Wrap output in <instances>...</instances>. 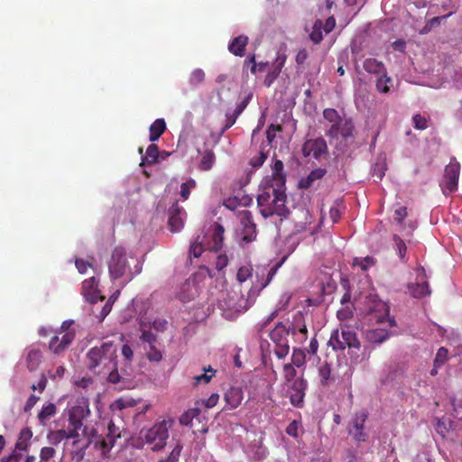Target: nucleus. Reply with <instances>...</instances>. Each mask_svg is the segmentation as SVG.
Wrapping results in <instances>:
<instances>
[{"label": "nucleus", "mask_w": 462, "mask_h": 462, "mask_svg": "<svg viewBox=\"0 0 462 462\" xmlns=\"http://www.w3.org/2000/svg\"><path fill=\"white\" fill-rule=\"evenodd\" d=\"M290 335L294 337L298 344H303L308 338L305 317L300 310L293 313L291 319H287L285 322L277 323L269 334L271 340L275 345L273 352L280 359L284 358L289 354L288 337Z\"/></svg>", "instance_id": "f257e3e1"}, {"label": "nucleus", "mask_w": 462, "mask_h": 462, "mask_svg": "<svg viewBox=\"0 0 462 462\" xmlns=\"http://www.w3.org/2000/svg\"><path fill=\"white\" fill-rule=\"evenodd\" d=\"M118 347L111 341H106L99 346L91 347L88 354V366L93 373L107 376L111 383L120 382L121 376L117 370Z\"/></svg>", "instance_id": "f03ea898"}, {"label": "nucleus", "mask_w": 462, "mask_h": 462, "mask_svg": "<svg viewBox=\"0 0 462 462\" xmlns=\"http://www.w3.org/2000/svg\"><path fill=\"white\" fill-rule=\"evenodd\" d=\"M287 196L285 187L276 186L273 183H264L259 189L257 206L260 214L264 218L274 215L287 217L290 214L286 207Z\"/></svg>", "instance_id": "7ed1b4c3"}, {"label": "nucleus", "mask_w": 462, "mask_h": 462, "mask_svg": "<svg viewBox=\"0 0 462 462\" xmlns=\"http://www.w3.org/2000/svg\"><path fill=\"white\" fill-rule=\"evenodd\" d=\"M174 420L171 417L155 422L149 429H143L140 431V438L146 444L152 445V451H159L165 448L169 439V430L173 426Z\"/></svg>", "instance_id": "20e7f679"}, {"label": "nucleus", "mask_w": 462, "mask_h": 462, "mask_svg": "<svg viewBox=\"0 0 462 462\" xmlns=\"http://www.w3.org/2000/svg\"><path fill=\"white\" fill-rule=\"evenodd\" d=\"M108 271L111 279L116 280L122 277H126L127 281L133 279V273L130 271L126 252L121 246L116 247L108 261Z\"/></svg>", "instance_id": "39448f33"}, {"label": "nucleus", "mask_w": 462, "mask_h": 462, "mask_svg": "<svg viewBox=\"0 0 462 462\" xmlns=\"http://www.w3.org/2000/svg\"><path fill=\"white\" fill-rule=\"evenodd\" d=\"M73 324L71 320L64 321L56 335L53 336L49 343V349L54 355H60L66 351L75 339V329L70 328Z\"/></svg>", "instance_id": "423d86ee"}, {"label": "nucleus", "mask_w": 462, "mask_h": 462, "mask_svg": "<svg viewBox=\"0 0 462 462\" xmlns=\"http://www.w3.org/2000/svg\"><path fill=\"white\" fill-rule=\"evenodd\" d=\"M328 345L336 351L344 350L348 348H360V341L357 338L356 333L350 329L342 328L334 330L331 333Z\"/></svg>", "instance_id": "0eeeda50"}, {"label": "nucleus", "mask_w": 462, "mask_h": 462, "mask_svg": "<svg viewBox=\"0 0 462 462\" xmlns=\"http://www.w3.org/2000/svg\"><path fill=\"white\" fill-rule=\"evenodd\" d=\"M368 418L366 411L362 410L356 411L348 426V433L352 436L356 443L366 441L368 434L365 431V423Z\"/></svg>", "instance_id": "6e6552de"}, {"label": "nucleus", "mask_w": 462, "mask_h": 462, "mask_svg": "<svg viewBox=\"0 0 462 462\" xmlns=\"http://www.w3.org/2000/svg\"><path fill=\"white\" fill-rule=\"evenodd\" d=\"M460 173V164L456 158H452L445 167L443 181L440 184L444 190L452 193L457 190Z\"/></svg>", "instance_id": "1a4fd4ad"}, {"label": "nucleus", "mask_w": 462, "mask_h": 462, "mask_svg": "<svg viewBox=\"0 0 462 462\" xmlns=\"http://www.w3.org/2000/svg\"><path fill=\"white\" fill-rule=\"evenodd\" d=\"M302 154L304 157H312L319 160L322 156L328 154V145L323 138L307 140L302 145Z\"/></svg>", "instance_id": "9d476101"}, {"label": "nucleus", "mask_w": 462, "mask_h": 462, "mask_svg": "<svg viewBox=\"0 0 462 462\" xmlns=\"http://www.w3.org/2000/svg\"><path fill=\"white\" fill-rule=\"evenodd\" d=\"M240 225L242 226V240L250 243L256 237V226L253 221L252 213L249 210H242L238 214Z\"/></svg>", "instance_id": "9b49d317"}, {"label": "nucleus", "mask_w": 462, "mask_h": 462, "mask_svg": "<svg viewBox=\"0 0 462 462\" xmlns=\"http://www.w3.org/2000/svg\"><path fill=\"white\" fill-rule=\"evenodd\" d=\"M335 117H329L330 122H334ZM338 120L331 125L328 130V134L332 137L341 135L343 138H347L353 135L354 125L351 118L337 117Z\"/></svg>", "instance_id": "f8f14e48"}, {"label": "nucleus", "mask_w": 462, "mask_h": 462, "mask_svg": "<svg viewBox=\"0 0 462 462\" xmlns=\"http://www.w3.org/2000/svg\"><path fill=\"white\" fill-rule=\"evenodd\" d=\"M289 393L291 403L294 407H301L304 402L305 391L308 386L307 381L303 377H299L290 383Z\"/></svg>", "instance_id": "ddd939ff"}, {"label": "nucleus", "mask_w": 462, "mask_h": 462, "mask_svg": "<svg viewBox=\"0 0 462 462\" xmlns=\"http://www.w3.org/2000/svg\"><path fill=\"white\" fill-rule=\"evenodd\" d=\"M120 437V428L116 426L113 420H110L107 426V433L106 438H102L101 439L97 440L95 445L101 449L103 454H106L115 445L116 439Z\"/></svg>", "instance_id": "4468645a"}, {"label": "nucleus", "mask_w": 462, "mask_h": 462, "mask_svg": "<svg viewBox=\"0 0 462 462\" xmlns=\"http://www.w3.org/2000/svg\"><path fill=\"white\" fill-rule=\"evenodd\" d=\"M426 273L423 268L417 271V281L408 285L410 293L414 298H422L430 294L428 282L425 280Z\"/></svg>", "instance_id": "2eb2a0df"}, {"label": "nucleus", "mask_w": 462, "mask_h": 462, "mask_svg": "<svg viewBox=\"0 0 462 462\" xmlns=\"http://www.w3.org/2000/svg\"><path fill=\"white\" fill-rule=\"evenodd\" d=\"M90 414L88 404L85 402L72 406L69 410V424L76 425L78 428L83 427V420Z\"/></svg>", "instance_id": "dca6fc26"}, {"label": "nucleus", "mask_w": 462, "mask_h": 462, "mask_svg": "<svg viewBox=\"0 0 462 462\" xmlns=\"http://www.w3.org/2000/svg\"><path fill=\"white\" fill-rule=\"evenodd\" d=\"M186 212L176 201L169 208L168 225L171 232L180 231L184 226Z\"/></svg>", "instance_id": "f3484780"}, {"label": "nucleus", "mask_w": 462, "mask_h": 462, "mask_svg": "<svg viewBox=\"0 0 462 462\" xmlns=\"http://www.w3.org/2000/svg\"><path fill=\"white\" fill-rule=\"evenodd\" d=\"M98 282L95 277L87 279L82 283V294L85 299L90 303H96L98 300L103 301L105 297L100 295L98 290Z\"/></svg>", "instance_id": "a211bd4d"}, {"label": "nucleus", "mask_w": 462, "mask_h": 462, "mask_svg": "<svg viewBox=\"0 0 462 462\" xmlns=\"http://www.w3.org/2000/svg\"><path fill=\"white\" fill-rule=\"evenodd\" d=\"M225 229L219 223H215L212 226L211 240L208 242V249L218 251L223 246Z\"/></svg>", "instance_id": "6ab92c4d"}, {"label": "nucleus", "mask_w": 462, "mask_h": 462, "mask_svg": "<svg viewBox=\"0 0 462 462\" xmlns=\"http://www.w3.org/2000/svg\"><path fill=\"white\" fill-rule=\"evenodd\" d=\"M286 176L283 172V162L276 159L272 167V179L265 183H273L276 186L285 187Z\"/></svg>", "instance_id": "aec40b11"}, {"label": "nucleus", "mask_w": 462, "mask_h": 462, "mask_svg": "<svg viewBox=\"0 0 462 462\" xmlns=\"http://www.w3.org/2000/svg\"><path fill=\"white\" fill-rule=\"evenodd\" d=\"M91 443V439L82 442L81 439L72 441V450L70 451V459L72 462H81L86 455V449Z\"/></svg>", "instance_id": "412c9836"}, {"label": "nucleus", "mask_w": 462, "mask_h": 462, "mask_svg": "<svg viewBox=\"0 0 462 462\" xmlns=\"http://www.w3.org/2000/svg\"><path fill=\"white\" fill-rule=\"evenodd\" d=\"M224 398L230 409H236L241 404L244 393L240 387H230L226 392Z\"/></svg>", "instance_id": "4be33fe9"}, {"label": "nucleus", "mask_w": 462, "mask_h": 462, "mask_svg": "<svg viewBox=\"0 0 462 462\" xmlns=\"http://www.w3.org/2000/svg\"><path fill=\"white\" fill-rule=\"evenodd\" d=\"M326 172V169L323 168L312 170L306 178H302L299 181V187L305 189H310V187L314 186L316 180H319L321 178H323Z\"/></svg>", "instance_id": "5701e85b"}, {"label": "nucleus", "mask_w": 462, "mask_h": 462, "mask_svg": "<svg viewBox=\"0 0 462 462\" xmlns=\"http://www.w3.org/2000/svg\"><path fill=\"white\" fill-rule=\"evenodd\" d=\"M365 337L370 343L381 344L389 338L390 333L384 328H377L367 329Z\"/></svg>", "instance_id": "b1692460"}, {"label": "nucleus", "mask_w": 462, "mask_h": 462, "mask_svg": "<svg viewBox=\"0 0 462 462\" xmlns=\"http://www.w3.org/2000/svg\"><path fill=\"white\" fill-rule=\"evenodd\" d=\"M247 43L248 37L245 35H239L231 41L228 45V50L234 55L242 57L245 55V50Z\"/></svg>", "instance_id": "393cba45"}, {"label": "nucleus", "mask_w": 462, "mask_h": 462, "mask_svg": "<svg viewBox=\"0 0 462 462\" xmlns=\"http://www.w3.org/2000/svg\"><path fill=\"white\" fill-rule=\"evenodd\" d=\"M363 68L366 72L378 76L387 72L384 64L374 58L365 59L363 63Z\"/></svg>", "instance_id": "a878e982"}, {"label": "nucleus", "mask_w": 462, "mask_h": 462, "mask_svg": "<svg viewBox=\"0 0 462 462\" xmlns=\"http://www.w3.org/2000/svg\"><path fill=\"white\" fill-rule=\"evenodd\" d=\"M236 117H226L224 122L214 124L210 127L212 137H220L227 129L236 123Z\"/></svg>", "instance_id": "bb28decb"}, {"label": "nucleus", "mask_w": 462, "mask_h": 462, "mask_svg": "<svg viewBox=\"0 0 462 462\" xmlns=\"http://www.w3.org/2000/svg\"><path fill=\"white\" fill-rule=\"evenodd\" d=\"M42 362V353L39 349L32 348L28 351L26 356L27 368L32 372L35 371Z\"/></svg>", "instance_id": "cd10ccee"}, {"label": "nucleus", "mask_w": 462, "mask_h": 462, "mask_svg": "<svg viewBox=\"0 0 462 462\" xmlns=\"http://www.w3.org/2000/svg\"><path fill=\"white\" fill-rule=\"evenodd\" d=\"M166 129L163 118H157L150 126V141H157Z\"/></svg>", "instance_id": "c85d7f7f"}, {"label": "nucleus", "mask_w": 462, "mask_h": 462, "mask_svg": "<svg viewBox=\"0 0 462 462\" xmlns=\"http://www.w3.org/2000/svg\"><path fill=\"white\" fill-rule=\"evenodd\" d=\"M159 156V148L156 144L152 143L146 149V154L142 158V166L152 165L157 162Z\"/></svg>", "instance_id": "c756f323"}, {"label": "nucleus", "mask_w": 462, "mask_h": 462, "mask_svg": "<svg viewBox=\"0 0 462 462\" xmlns=\"http://www.w3.org/2000/svg\"><path fill=\"white\" fill-rule=\"evenodd\" d=\"M375 86L378 92L386 94L393 86V79L387 75V72H385L377 79Z\"/></svg>", "instance_id": "7c9ffc66"}, {"label": "nucleus", "mask_w": 462, "mask_h": 462, "mask_svg": "<svg viewBox=\"0 0 462 462\" xmlns=\"http://www.w3.org/2000/svg\"><path fill=\"white\" fill-rule=\"evenodd\" d=\"M322 26L323 23L319 19L316 20L312 26V31L310 33V39L314 44H319L323 40Z\"/></svg>", "instance_id": "2f4dec72"}, {"label": "nucleus", "mask_w": 462, "mask_h": 462, "mask_svg": "<svg viewBox=\"0 0 462 462\" xmlns=\"http://www.w3.org/2000/svg\"><path fill=\"white\" fill-rule=\"evenodd\" d=\"M215 154L211 150L205 151L199 162V169L202 171L210 170L215 162Z\"/></svg>", "instance_id": "473e14b6"}, {"label": "nucleus", "mask_w": 462, "mask_h": 462, "mask_svg": "<svg viewBox=\"0 0 462 462\" xmlns=\"http://www.w3.org/2000/svg\"><path fill=\"white\" fill-rule=\"evenodd\" d=\"M56 406L54 403H48L43 406L38 414V419L41 423H44L46 420L51 419L56 413Z\"/></svg>", "instance_id": "72a5a7b5"}, {"label": "nucleus", "mask_w": 462, "mask_h": 462, "mask_svg": "<svg viewBox=\"0 0 462 462\" xmlns=\"http://www.w3.org/2000/svg\"><path fill=\"white\" fill-rule=\"evenodd\" d=\"M306 363V355L305 351L300 348H294L291 356V365L300 368L303 366Z\"/></svg>", "instance_id": "f704fd0d"}, {"label": "nucleus", "mask_w": 462, "mask_h": 462, "mask_svg": "<svg viewBox=\"0 0 462 462\" xmlns=\"http://www.w3.org/2000/svg\"><path fill=\"white\" fill-rule=\"evenodd\" d=\"M253 267L252 265H245L241 266L236 273V280L239 283H243L246 282L249 278L253 276Z\"/></svg>", "instance_id": "c9c22d12"}, {"label": "nucleus", "mask_w": 462, "mask_h": 462, "mask_svg": "<svg viewBox=\"0 0 462 462\" xmlns=\"http://www.w3.org/2000/svg\"><path fill=\"white\" fill-rule=\"evenodd\" d=\"M47 439L51 445L57 446L63 439H66L65 430L61 429L57 430H51L47 435Z\"/></svg>", "instance_id": "e433bc0d"}, {"label": "nucleus", "mask_w": 462, "mask_h": 462, "mask_svg": "<svg viewBox=\"0 0 462 462\" xmlns=\"http://www.w3.org/2000/svg\"><path fill=\"white\" fill-rule=\"evenodd\" d=\"M319 375L320 377V383L326 386L329 383L331 368L328 363L321 365L319 368Z\"/></svg>", "instance_id": "4c0bfd02"}, {"label": "nucleus", "mask_w": 462, "mask_h": 462, "mask_svg": "<svg viewBox=\"0 0 462 462\" xmlns=\"http://www.w3.org/2000/svg\"><path fill=\"white\" fill-rule=\"evenodd\" d=\"M199 414V409H189L180 417V423L181 425L189 426L191 424L193 419L196 418Z\"/></svg>", "instance_id": "58836bf2"}, {"label": "nucleus", "mask_w": 462, "mask_h": 462, "mask_svg": "<svg viewBox=\"0 0 462 462\" xmlns=\"http://www.w3.org/2000/svg\"><path fill=\"white\" fill-rule=\"evenodd\" d=\"M394 242L396 250L398 252L399 257L402 261L406 262L405 255L407 252L406 244L404 241L397 235H394L393 237Z\"/></svg>", "instance_id": "ea45409f"}, {"label": "nucleus", "mask_w": 462, "mask_h": 462, "mask_svg": "<svg viewBox=\"0 0 462 462\" xmlns=\"http://www.w3.org/2000/svg\"><path fill=\"white\" fill-rule=\"evenodd\" d=\"M216 371L212 369L211 366L208 368L204 367V374L197 375L194 377L195 384H199L200 383H208L210 382L211 378L214 376Z\"/></svg>", "instance_id": "a19ab883"}, {"label": "nucleus", "mask_w": 462, "mask_h": 462, "mask_svg": "<svg viewBox=\"0 0 462 462\" xmlns=\"http://www.w3.org/2000/svg\"><path fill=\"white\" fill-rule=\"evenodd\" d=\"M296 366L288 363L283 365V376L286 383H291L296 380L297 371Z\"/></svg>", "instance_id": "79ce46f5"}, {"label": "nucleus", "mask_w": 462, "mask_h": 462, "mask_svg": "<svg viewBox=\"0 0 462 462\" xmlns=\"http://www.w3.org/2000/svg\"><path fill=\"white\" fill-rule=\"evenodd\" d=\"M32 435V431L29 429H23L20 432L19 441L15 444L16 448L19 450L25 449L27 444L24 441L29 440Z\"/></svg>", "instance_id": "37998d69"}, {"label": "nucleus", "mask_w": 462, "mask_h": 462, "mask_svg": "<svg viewBox=\"0 0 462 462\" xmlns=\"http://www.w3.org/2000/svg\"><path fill=\"white\" fill-rule=\"evenodd\" d=\"M281 263H277L276 265L273 266L272 268H270L267 272V278L264 282H260V284H255L254 287L256 290L258 291H261L263 290V288H265L269 283L270 282L273 280V278L274 277V275L276 274V272L278 270V268L280 267Z\"/></svg>", "instance_id": "c03bdc74"}, {"label": "nucleus", "mask_w": 462, "mask_h": 462, "mask_svg": "<svg viewBox=\"0 0 462 462\" xmlns=\"http://www.w3.org/2000/svg\"><path fill=\"white\" fill-rule=\"evenodd\" d=\"M448 351L447 348L439 347L434 358L435 366H442L448 360Z\"/></svg>", "instance_id": "a18cd8bd"}, {"label": "nucleus", "mask_w": 462, "mask_h": 462, "mask_svg": "<svg viewBox=\"0 0 462 462\" xmlns=\"http://www.w3.org/2000/svg\"><path fill=\"white\" fill-rule=\"evenodd\" d=\"M64 430H65L66 439H72L73 440H75V439H79V430H83V431H85L87 430V428L86 427L78 428L76 425L69 424L68 429H64Z\"/></svg>", "instance_id": "49530a36"}, {"label": "nucleus", "mask_w": 462, "mask_h": 462, "mask_svg": "<svg viewBox=\"0 0 462 462\" xmlns=\"http://www.w3.org/2000/svg\"><path fill=\"white\" fill-rule=\"evenodd\" d=\"M56 455V449L52 447H43L40 452L39 462H49Z\"/></svg>", "instance_id": "de8ad7c7"}, {"label": "nucleus", "mask_w": 462, "mask_h": 462, "mask_svg": "<svg viewBox=\"0 0 462 462\" xmlns=\"http://www.w3.org/2000/svg\"><path fill=\"white\" fill-rule=\"evenodd\" d=\"M205 79V73L201 69H194L189 77V83L193 86H197L203 82Z\"/></svg>", "instance_id": "09e8293b"}, {"label": "nucleus", "mask_w": 462, "mask_h": 462, "mask_svg": "<svg viewBox=\"0 0 462 462\" xmlns=\"http://www.w3.org/2000/svg\"><path fill=\"white\" fill-rule=\"evenodd\" d=\"M36 458L34 456H28L23 461V457L20 453H14L10 455L5 459L2 460V462H35Z\"/></svg>", "instance_id": "8fccbe9b"}, {"label": "nucleus", "mask_w": 462, "mask_h": 462, "mask_svg": "<svg viewBox=\"0 0 462 462\" xmlns=\"http://www.w3.org/2000/svg\"><path fill=\"white\" fill-rule=\"evenodd\" d=\"M204 246L201 242L199 241V237H197L196 241H194L189 246V255L194 256L195 258L199 257L204 252Z\"/></svg>", "instance_id": "3c124183"}, {"label": "nucleus", "mask_w": 462, "mask_h": 462, "mask_svg": "<svg viewBox=\"0 0 462 462\" xmlns=\"http://www.w3.org/2000/svg\"><path fill=\"white\" fill-rule=\"evenodd\" d=\"M196 182L194 180H189L180 185V196L183 199H188L190 194V189L195 188Z\"/></svg>", "instance_id": "603ef678"}, {"label": "nucleus", "mask_w": 462, "mask_h": 462, "mask_svg": "<svg viewBox=\"0 0 462 462\" xmlns=\"http://www.w3.org/2000/svg\"><path fill=\"white\" fill-rule=\"evenodd\" d=\"M181 450H182V445L178 443L173 448V449L171 450L170 455L165 459H162V460L164 462H178L180 459V457Z\"/></svg>", "instance_id": "864d4df0"}, {"label": "nucleus", "mask_w": 462, "mask_h": 462, "mask_svg": "<svg viewBox=\"0 0 462 462\" xmlns=\"http://www.w3.org/2000/svg\"><path fill=\"white\" fill-rule=\"evenodd\" d=\"M146 356L151 362H160L162 358V352L159 349H157L154 346H150V349L147 352Z\"/></svg>", "instance_id": "5fc2aeb1"}, {"label": "nucleus", "mask_w": 462, "mask_h": 462, "mask_svg": "<svg viewBox=\"0 0 462 462\" xmlns=\"http://www.w3.org/2000/svg\"><path fill=\"white\" fill-rule=\"evenodd\" d=\"M266 158V154L263 152H260L256 156L250 159L249 163L253 168H258L263 164Z\"/></svg>", "instance_id": "6e6d98bb"}, {"label": "nucleus", "mask_w": 462, "mask_h": 462, "mask_svg": "<svg viewBox=\"0 0 462 462\" xmlns=\"http://www.w3.org/2000/svg\"><path fill=\"white\" fill-rule=\"evenodd\" d=\"M143 342L149 344L150 346H154V343L157 341V337L152 332L149 330H143L141 337Z\"/></svg>", "instance_id": "4d7b16f0"}, {"label": "nucleus", "mask_w": 462, "mask_h": 462, "mask_svg": "<svg viewBox=\"0 0 462 462\" xmlns=\"http://www.w3.org/2000/svg\"><path fill=\"white\" fill-rule=\"evenodd\" d=\"M76 267L80 273H85L88 268H92V263L81 258H76Z\"/></svg>", "instance_id": "13d9d810"}, {"label": "nucleus", "mask_w": 462, "mask_h": 462, "mask_svg": "<svg viewBox=\"0 0 462 462\" xmlns=\"http://www.w3.org/2000/svg\"><path fill=\"white\" fill-rule=\"evenodd\" d=\"M131 403L128 401H125L122 398L117 399L111 404L112 411H122L127 407H130Z\"/></svg>", "instance_id": "bf43d9fd"}, {"label": "nucleus", "mask_w": 462, "mask_h": 462, "mask_svg": "<svg viewBox=\"0 0 462 462\" xmlns=\"http://www.w3.org/2000/svg\"><path fill=\"white\" fill-rule=\"evenodd\" d=\"M407 217V208L406 207H400L397 208L394 212V220L402 225L404 218Z\"/></svg>", "instance_id": "052dcab7"}, {"label": "nucleus", "mask_w": 462, "mask_h": 462, "mask_svg": "<svg viewBox=\"0 0 462 462\" xmlns=\"http://www.w3.org/2000/svg\"><path fill=\"white\" fill-rule=\"evenodd\" d=\"M227 263H228L227 256L226 254H220L216 259V263H215L216 269H217L218 271H221L225 267L227 266Z\"/></svg>", "instance_id": "680f3d73"}, {"label": "nucleus", "mask_w": 462, "mask_h": 462, "mask_svg": "<svg viewBox=\"0 0 462 462\" xmlns=\"http://www.w3.org/2000/svg\"><path fill=\"white\" fill-rule=\"evenodd\" d=\"M414 127L419 130H424L428 127L427 117H412Z\"/></svg>", "instance_id": "e2e57ef3"}, {"label": "nucleus", "mask_w": 462, "mask_h": 462, "mask_svg": "<svg viewBox=\"0 0 462 462\" xmlns=\"http://www.w3.org/2000/svg\"><path fill=\"white\" fill-rule=\"evenodd\" d=\"M286 57L285 56H278L276 61H275V68L273 71V77L276 78L280 72L282 71V69L285 63Z\"/></svg>", "instance_id": "0e129e2a"}, {"label": "nucleus", "mask_w": 462, "mask_h": 462, "mask_svg": "<svg viewBox=\"0 0 462 462\" xmlns=\"http://www.w3.org/2000/svg\"><path fill=\"white\" fill-rule=\"evenodd\" d=\"M336 26V20L333 16H329L322 26L326 33L331 32Z\"/></svg>", "instance_id": "69168bd1"}, {"label": "nucleus", "mask_w": 462, "mask_h": 462, "mask_svg": "<svg viewBox=\"0 0 462 462\" xmlns=\"http://www.w3.org/2000/svg\"><path fill=\"white\" fill-rule=\"evenodd\" d=\"M286 433L293 438L298 437V422L296 420L291 421L286 428Z\"/></svg>", "instance_id": "338daca9"}, {"label": "nucleus", "mask_w": 462, "mask_h": 462, "mask_svg": "<svg viewBox=\"0 0 462 462\" xmlns=\"http://www.w3.org/2000/svg\"><path fill=\"white\" fill-rule=\"evenodd\" d=\"M122 356L126 361L131 362L133 360L134 352L130 346L125 344L122 346Z\"/></svg>", "instance_id": "774afa93"}]
</instances>
